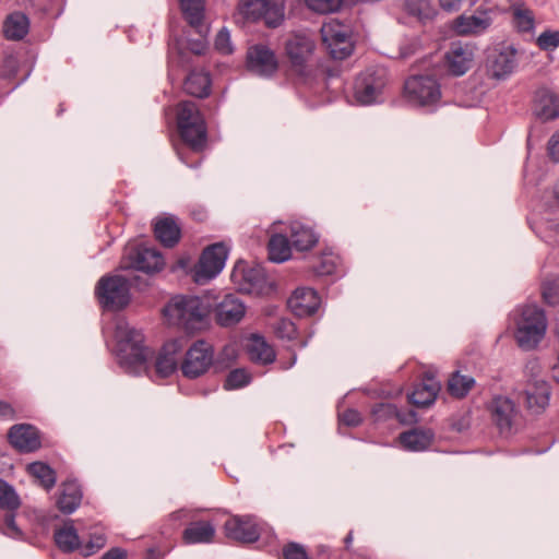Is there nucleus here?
Instances as JSON below:
<instances>
[{"label": "nucleus", "instance_id": "c9c22d12", "mask_svg": "<svg viewBox=\"0 0 559 559\" xmlns=\"http://www.w3.org/2000/svg\"><path fill=\"white\" fill-rule=\"evenodd\" d=\"M525 393V403L527 408L537 407L540 412L549 406L551 397V385L543 379H533L527 383Z\"/></svg>", "mask_w": 559, "mask_h": 559}, {"label": "nucleus", "instance_id": "e433bc0d", "mask_svg": "<svg viewBox=\"0 0 559 559\" xmlns=\"http://www.w3.org/2000/svg\"><path fill=\"white\" fill-rule=\"evenodd\" d=\"M266 249L269 261L281 264L293 258L294 245L286 234L274 233L269 238Z\"/></svg>", "mask_w": 559, "mask_h": 559}, {"label": "nucleus", "instance_id": "f03ea898", "mask_svg": "<svg viewBox=\"0 0 559 559\" xmlns=\"http://www.w3.org/2000/svg\"><path fill=\"white\" fill-rule=\"evenodd\" d=\"M212 309L213 305L205 304L200 296L178 295L164 307L163 314L168 318L171 317L170 311L176 312L175 324L178 332L176 337H182L183 342L189 343L199 334L210 330Z\"/></svg>", "mask_w": 559, "mask_h": 559}, {"label": "nucleus", "instance_id": "412c9836", "mask_svg": "<svg viewBox=\"0 0 559 559\" xmlns=\"http://www.w3.org/2000/svg\"><path fill=\"white\" fill-rule=\"evenodd\" d=\"M322 304L319 292L313 287H296L287 298L286 307L298 319L317 314Z\"/></svg>", "mask_w": 559, "mask_h": 559}, {"label": "nucleus", "instance_id": "0e129e2a", "mask_svg": "<svg viewBox=\"0 0 559 559\" xmlns=\"http://www.w3.org/2000/svg\"><path fill=\"white\" fill-rule=\"evenodd\" d=\"M266 1L267 0H239L237 10L243 21H246L250 16V12H255V5L259 4L261 7Z\"/></svg>", "mask_w": 559, "mask_h": 559}, {"label": "nucleus", "instance_id": "6e6d98bb", "mask_svg": "<svg viewBox=\"0 0 559 559\" xmlns=\"http://www.w3.org/2000/svg\"><path fill=\"white\" fill-rule=\"evenodd\" d=\"M536 45L543 51H554L559 47V31L545 29L536 38Z\"/></svg>", "mask_w": 559, "mask_h": 559}, {"label": "nucleus", "instance_id": "69168bd1", "mask_svg": "<svg viewBox=\"0 0 559 559\" xmlns=\"http://www.w3.org/2000/svg\"><path fill=\"white\" fill-rule=\"evenodd\" d=\"M547 156L554 163H559V129L547 142Z\"/></svg>", "mask_w": 559, "mask_h": 559}, {"label": "nucleus", "instance_id": "dca6fc26", "mask_svg": "<svg viewBox=\"0 0 559 559\" xmlns=\"http://www.w3.org/2000/svg\"><path fill=\"white\" fill-rule=\"evenodd\" d=\"M441 389L442 385L437 379V372L432 370L424 371L406 394V402L411 406L408 409L430 408L437 402Z\"/></svg>", "mask_w": 559, "mask_h": 559}, {"label": "nucleus", "instance_id": "c85d7f7f", "mask_svg": "<svg viewBox=\"0 0 559 559\" xmlns=\"http://www.w3.org/2000/svg\"><path fill=\"white\" fill-rule=\"evenodd\" d=\"M535 115L543 121H554L559 118V97L547 86L537 87L533 94Z\"/></svg>", "mask_w": 559, "mask_h": 559}, {"label": "nucleus", "instance_id": "7ed1b4c3", "mask_svg": "<svg viewBox=\"0 0 559 559\" xmlns=\"http://www.w3.org/2000/svg\"><path fill=\"white\" fill-rule=\"evenodd\" d=\"M176 131L180 143L191 153L201 154L209 145L206 118L194 100L183 99L175 106Z\"/></svg>", "mask_w": 559, "mask_h": 559}, {"label": "nucleus", "instance_id": "a878e982", "mask_svg": "<svg viewBox=\"0 0 559 559\" xmlns=\"http://www.w3.org/2000/svg\"><path fill=\"white\" fill-rule=\"evenodd\" d=\"M242 348L250 361L258 366H269L276 361L277 353L264 334L252 332L243 336Z\"/></svg>", "mask_w": 559, "mask_h": 559}, {"label": "nucleus", "instance_id": "13d9d810", "mask_svg": "<svg viewBox=\"0 0 559 559\" xmlns=\"http://www.w3.org/2000/svg\"><path fill=\"white\" fill-rule=\"evenodd\" d=\"M19 71V59L13 55L4 56L1 63V78L7 80H13L17 76Z\"/></svg>", "mask_w": 559, "mask_h": 559}, {"label": "nucleus", "instance_id": "052dcab7", "mask_svg": "<svg viewBox=\"0 0 559 559\" xmlns=\"http://www.w3.org/2000/svg\"><path fill=\"white\" fill-rule=\"evenodd\" d=\"M179 270H181L186 275H190L192 281L194 282L195 273L193 271V265H191V257L189 255V253H182L181 255H179L177 261L169 266L170 273H176Z\"/></svg>", "mask_w": 559, "mask_h": 559}, {"label": "nucleus", "instance_id": "49530a36", "mask_svg": "<svg viewBox=\"0 0 559 559\" xmlns=\"http://www.w3.org/2000/svg\"><path fill=\"white\" fill-rule=\"evenodd\" d=\"M22 499L15 487L0 477V510L20 509Z\"/></svg>", "mask_w": 559, "mask_h": 559}, {"label": "nucleus", "instance_id": "680f3d73", "mask_svg": "<svg viewBox=\"0 0 559 559\" xmlns=\"http://www.w3.org/2000/svg\"><path fill=\"white\" fill-rule=\"evenodd\" d=\"M207 35L200 36V38H188L187 50L194 56H205L209 50Z\"/></svg>", "mask_w": 559, "mask_h": 559}, {"label": "nucleus", "instance_id": "79ce46f5", "mask_svg": "<svg viewBox=\"0 0 559 559\" xmlns=\"http://www.w3.org/2000/svg\"><path fill=\"white\" fill-rule=\"evenodd\" d=\"M512 22L518 33H533L535 31L536 21L534 12L524 7V3L512 5Z\"/></svg>", "mask_w": 559, "mask_h": 559}, {"label": "nucleus", "instance_id": "20e7f679", "mask_svg": "<svg viewBox=\"0 0 559 559\" xmlns=\"http://www.w3.org/2000/svg\"><path fill=\"white\" fill-rule=\"evenodd\" d=\"M128 276L108 272L100 276L95 284L94 297L102 313L123 312L133 300Z\"/></svg>", "mask_w": 559, "mask_h": 559}, {"label": "nucleus", "instance_id": "8fccbe9b", "mask_svg": "<svg viewBox=\"0 0 559 559\" xmlns=\"http://www.w3.org/2000/svg\"><path fill=\"white\" fill-rule=\"evenodd\" d=\"M305 5L319 14L340 13L347 8V0H304Z\"/></svg>", "mask_w": 559, "mask_h": 559}, {"label": "nucleus", "instance_id": "4be33fe9", "mask_svg": "<svg viewBox=\"0 0 559 559\" xmlns=\"http://www.w3.org/2000/svg\"><path fill=\"white\" fill-rule=\"evenodd\" d=\"M223 530L226 538L241 545L254 544L261 538V530L252 515H231Z\"/></svg>", "mask_w": 559, "mask_h": 559}, {"label": "nucleus", "instance_id": "39448f33", "mask_svg": "<svg viewBox=\"0 0 559 559\" xmlns=\"http://www.w3.org/2000/svg\"><path fill=\"white\" fill-rule=\"evenodd\" d=\"M166 265L164 253L156 247H150L145 241L129 240L122 250L116 272L134 271L154 276Z\"/></svg>", "mask_w": 559, "mask_h": 559}, {"label": "nucleus", "instance_id": "338daca9", "mask_svg": "<svg viewBox=\"0 0 559 559\" xmlns=\"http://www.w3.org/2000/svg\"><path fill=\"white\" fill-rule=\"evenodd\" d=\"M100 544L93 543L91 540L84 542L81 538V548L76 550L83 558H88L100 550Z\"/></svg>", "mask_w": 559, "mask_h": 559}, {"label": "nucleus", "instance_id": "1a4fd4ad", "mask_svg": "<svg viewBox=\"0 0 559 559\" xmlns=\"http://www.w3.org/2000/svg\"><path fill=\"white\" fill-rule=\"evenodd\" d=\"M180 364L181 376L188 380H197L210 370L214 374V345L206 338H192L185 347Z\"/></svg>", "mask_w": 559, "mask_h": 559}, {"label": "nucleus", "instance_id": "37998d69", "mask_svg": "<svg viewBox=\"0 0 559 559\" xmlns=\"http://www.w3.org/2000/svg\"><path fill=\"white\" fill-rule=\"evenodd\" d=\"M253 380L252 373L246 367L230 369L226 374L223 389L225 391H235L248 386Z\"/></svg>", "mask_w": 559, "mask_h": 559}, {"label": "nucleus", "instance_id": "f8f14e48", "mask_svg": "<svg viewBox=\"0 0 559 559\" xmlns=\"http://www.w3.org/2000/svg\"><path fill=\"white\" fill-rule=\"evenodd\" d=\"M402 95L411 106H431L441 98V85L431 74L411 75L404 82Z\"/></svg>", "mask_w": 559, "mask_h": 559}, {"label": "nucleus", "instance_id": "423d86ee", "mask_svg": "<svg viewBox=\"0 0 559 559\" xmlns=\"http://www.w3.org/2000/svg\"><path fill=\"white\" fill-rule=\"evenodd\" d=\"M230 281L238 286V293L255 297H271L276 295L278 289L277 283L269 280L265 269L260 263L249 266L243 259L235 263Z\"/></svg>", "mask_w": 559, "mask_h": 559}, {"label": "nucleus", "instance_id": "9b49d317", "mask_svg": "<svg viewBox=\"0 0 559 559\" xmlns=\"http://www.w3.org/2000/svg\"><path fill=\"white\" fill-rule=\"evenodd\" d=\"M230 253L225 241H216L205 246L193 265L194 283L204 285L216 278L224 270Z\"/></svg>", "mask_w": 559, "mask_h": 559}, {"label": "nucleus", "instance_id": "c756f323", "mask_svg": "<svg viewBox=\"0 0 559 559\" xmlns=\"http://www.w3.org/2000/svg\"><path fill=\"white\" fill-rule=\"evenodd\" d=\"M83 499L82 486L76 478H67L61 483L56 500V507L63 515L73 514Z\"/></svg>", "mask_w": 559, "mask_h": 559}, {"label": "nucleus", "instance_id": "774afa93", "mask_svg": "<svg viewBox=\"0 0 559 559\" xmlns=\"http://www.w3.org/2000/svg\"><path fill=\"white\" fill-rule=\"evenodd\" d=\"M99 559H128V551L119 546L111 547Z\"/></svg>", "mask_w": 559, "mask_h": 559}, {"label": "nucleus", "instance_id": "6ab92c4d", "mask_svg": "<svg viewBox=\"0 0 559 559\" xmlns=\"http://www.w3.org/2000/svg\"><path fill=\"white\" fill-rule=\"evenodd\" d=\"M7 441L19 454L35 453L43 447V432L33 424L20 423L8 429Z\"/></svg>", "mask_w": 559, "mask_h": 559}, {"label": "nucleus", "instance_id": "2eb2a0df", "mask_svg": "<svg viewBox=\"0 0 559 559\" xmlns=\"http://www.w3.org/2000/svg\"><path fill=\"white\" fill-rule=\"evenodd\" d=\"M316 49L314 41L306 34H295L285 43V53L289 60V70L301 83L311 80V70L307 67V56Z\"/></svg>", "mask_w": 559, "mask_h": 559}, {"label": "nucleus", "instance_id": "2f4dec72", "mask_svg": "<svg viewBox=\"0 0 559 559\" xmlns=\"http://www.w3.org/2000/svg\"><path fill=\"white\" fill-rule=\"evenodd\" d=\"M213 79L206 69H191L183 80V92L192 97L204 99L212 93Z\"/></svg>", "mask_w": 559, "mask_h": 559}, {"label": "nucleus", "instance_id": "f3484780", "mask_svg": "<svg viewBox=\"0 0 559 559\" xmlns=\"http://www.w3.org/2000/svg\"><path fill=\"white\" fill-rule=\"evenodd\" d=\"M518 49L513 44L498 43L486 51L485 67L491 79L506 80L518 67Z\"/></svg>", "mask_w": 559, "mask_h": 559}, {"label": "nucleus", "instance_id": "4468645a", "mask_svg": "<svg viewBox=\"0 0 559 559\" xmlns=\"http://www.w3.org/2000/svg\"><path fill=\"white\" fill-rule=\"evenodd\" d=\"M243 66L252 75L272 79L278 72L281 62L273 48L267 44L257 43L247 48Z\"/></svg>", "mask_w": 559, "mask_h": 559}, {"label": "nucleus", "instance_id": "9d476101", "mask_svg": "<svg viewBox=\"0 0 559 559\" xmlns=\"http://www.w3.org/2000/svg\"><path fill=\"white\" fill-rule=\"evenodd\" d=\"M366 420L370 428L378 430L391 427L393 421L400 426L416 425L421 421V416L417 411L399 407L393 402L377 401L370 405Z\"/></svg>", "mask_w": 559, "mask_h": 559}, {"label": "nucleus", "instance_id": "de8ad7c7", "mask_svg": "<svg viewBox=\"0 0 559 559\" xmlns=\"http://www.w3.org/2000/svg\"><path fill=\"white\" fill-rule=\"evenodd\" d=\"M444 421L449 431L463 433L472 426V409L469 407L460 409L451 414Z\"/></svg>", "mask_w": 559, "mask_h": 559}, {"label": "nucleus", "instance_id": "5701e85b", "mask_svg": "<svg viewBox=\"0 0 559 559\" xmlns=\"http://www.w3.org/2000/svg\"><path fill=\"white\" fill-rule=\"evenodd\" d=\"M155 240L165 249H173L182 239V225L175 214L163 213L152 221Z\"/></svg>", "mask_w": 559, "mask_h": 559}, {"label": "nucleus", "instance_id": "c03bdc74", "mask_svg": "<svg viewBox=\"0 0 559 559\" xmlns=\"http://www.w3.org/2000/svg\"><path fill=\"white\" fill-rule=\"evenodd\" d=\"M362 394H365L370 400H379L384 402H391L393 400H396L401 397L404 393V386L403 385H390V384H383L381 386H365L359 389Z\"/></svg>", "mask_w": 559, "mask_h": 559}, {"label": "nucleus", "instance_id": "cd10ccee", "mask_svg": "<svg viewBox=\"0 0 559 559\" xmlns=\"http://www.w3.org/2000/svg\"><path fill=\"white\" fill-rule=\"evenodd\" d=\"M177 3L188 26L200 36L209 35L210 25L205 24L206 0H177Z\"/></svg>", "mask_w": 559, "mask_h": 559}, {"label": "nucleus", "instance_id": "0eeeda50", "mask_svg": "<svg viewBox=\"0 0 559 559\" xmlns=\"http://www.w3.org/2000/svg\"><path fill=\"white\" fill-rule=\"evenodd\" d=\"M547 317L543 308L526 306L515 320L514 340L523 350H533L546 335Z\"/></svg>", "mask_w": 559, "mask_h": 559}, {"label": "nucleus", "instance_id": "bb28decb", "mask_svg": "<svg viewBox=\"0 0 559 559\" xmlns=\"http://www.w3.org/2000/svg\"><path fill=\"white\" fill-rule=\"evenodd\" d=\"M492 424L499 432L510 433L513 427V419L518 415L519 409L515 402L507 396L498 394L493 396L487 406Z\"/></svg>", "mask_w": 559, "mask_h": 559}, {"label": "nucleus", "instance_id": "ddd939ff", "mask_svg": "<svg viewBox=\"0 0 559 559\" xmlns=\"http://www.w3.org/2000/svg\"><path fill=\"white\" fill-rule=\"evenodd\" d=\"M188 343L183 342L182 337H173L163 343L157 354L155 355L153 365L151 366L152 381L169 379L177 371L181 372L180 360L176 358Z\"/></svg>", "mask_w": 559, "mask_h": 559}, {"label": "nucleus", "instance_id": "473e14b6", "mask_svg": "<svg viewBox=\"0 0 559 559\" xmlns=\"http://www.w3.org/2000/svg\"><path fill=\"white\" fill-rule=\"evenodd\" d=\"M491 24L492 19L490 16L466 15L463 13L451 22L450 28L456 36H472L483 34Z\"/></svg>", "mask_w": 559, "mask_h": 559}, {"label": "nucleus", "instance_id": "864d4df0", "mask_svg": "<svg viewBox=\"0 0 559 559\" xmlns=\"http://www.w3.org/2000/svg\"><path fill=\"white\" fill-rule=\"evenodd\" d=\"M366 420V417L354 407H347L343 413H338L337 415V429L340 430L342 426L347 428H357L361 426Z\"/></svg>", "mask_w": 559, "mask_h": 559}, {"label": "nucleus", "instance_id": "4d7b16f0", "mask_svg": "<svg viewBox=\"0 0 559 559\" xmlns=\"http://www.w3.org/2000/svg\"><path fill=\"white\" fill-rule=\"evenodd\" d=\"M214 49L222 55H231L235 50L230 32L226 26H223L216 34L214 39Z\"/></svg>", "mask_w": 559, "mask_h": 559}, {"label": "nucleus", "instance_id": "393cba45", "mask_svg": "<svg viewBox=\"0 0 559 559\" xmlns=\"http://www.w3.org/2000/svg\"><path fill=\"white\" fill-rule=\"evenodd\" d=\"M408 427V429L401 431L395 439L399 448L412 453L429 450L436 439L435 430L429 427L418 426V424L409 425Z\"/></svg>", "mask_w": 559, "mask_h": 559}, {"label": "nucleus", "instance_id": "09e8293b", "mask_svg": "<svg viewBox=\"0 0 559 559\" xmlns=\"http://www.w3.org/2000/svg\"><path fill=\"white\" fill-rule=\"evenodd\" d=\"M4 516H3V526L0 527V533L5 535L9 538L25 542L26 540V534L23 532V530L17 525L16 523V515L19 509L13 510H3Z\"/></svg>", "mask_w": 559, "mask_h": 559}, {"label": "nucleus", "instance_id": "4c0bfd02", "mask_svg": "<svg viewBox=\"0 0 559 559\" xmlns=\"http://www.w3.org/2000/svg\"><path fill=\"white\" fill-rule=\"evenodd\" d=\"M31 28L28 15L22 11H14L7 15L3 22V36L8 40H23Z\"/></svg>", "mask_w": 559, "mask_h": 559}, {"label": "nucleus", "instance_id": "f704fd0d", "mask_svg": "<svg viewBox=\"0 0 559 559\" xmlns=\"http://www.w3.org/2000/svg\"><path fill=\"white\" fill-rule=\"evenodd\" d=\"M216 534L215 525L210 520L190 522L182 531L181 539L185 545L210 544Z\"/></svg>", "mask_w": 559, "mask_h": 559}, {"label": "nucleus", "instance_id": "58836bf2", "mask_svg": "<svg viewBox=\"0 0 559 559\" xmlns=\"http://www.w3.org/2000/svg\"><path fill=\"white\" fill-rule=\"evenodd\" d=\"M292 241L294 249L299 252L310 251L319 242V234L312 227L299 221H294L290 226Z\"/></svg>", "mask_w": 559, "mask_h": 559}, {"label": "nucleus", "instance_id": "72a5a7b5", "mask_svg": "<svg viewBox=\"0 0 559 559\" xmlns=\"http://www.w3.org/2000/svg\"><path fill=\"white\" fill-rule=\"evenodd\" d=\"M285 20L284 4L267 0L255 12H250L246 23H259L263 21L267 28L274 29L283 24Z\"/></svg>", "mask_w": 559, "mask_h": 559}, {"label": "nucleus", "instance_id": "6e6552de", "mask_svg": "<svg viewBox=\"0 0 559 559\" xmlns=\"http://www.w3.org/2000/svg\"><path fill=\"white\" fill-rule=\"evenodd\" d=\"M389 82V71L383 66H370L354 80L355 105L371 106L382 103L383 91Z\"/></svg>", "mask_w": 559, "mask_h": 559}, {"label": "nucleus", "instance_id": "b1692460", "mask_svg": "<svg viewBox=\"0 0 559 559\" xmlns=\"http://www.w3.org/2000/svg\"><path fill=\"white\" fill-rule=\"evenodd\" d=\"M212 305L215 322L221 328H231L238 324L247 310L246 304L233 293L225 294L221 301Z\"/></svg>", "mask_w": 559, "mask_h": 559}, {"label": "nucleus", "instance_id": "a19ab883", "mask_svg": "<svg viewBox=\"0 0 559 559\" xmlns=\"http://www.w3.org/2000/svg\"><path fill=\"white\" fill-rule=\"evenodd\" d=\"M475 385L476 380L474 377L462 374L460 370H454L450 373L447 380L445 390L451 397L463 400L469 394Z\"/></svg>", "mask_w": 559, "mask_h": 559}, {"label": "nucleus", "instance_id": "5fc2aeb1", "mask_svg": "<svg viewBox=\"0 0 559 559\" xmlns=\"http://www.w3.org/2000/svg\"><path fill=\"white\" fill-rule=\"evenodd\" d=\"M542 300L549 307L559 305V283L556 280L543 282L540 287Z\"/></svg>", "mask_w": 559, "mask_h": 559}, {"label": "nucleus", "instance_id": "f257e3e1", "mask_svg": "<svg viewBox=\"0 0 559 559\" xmlns=\"http://www.w3.org/2000/svg\"><path fill=\"white\" fill-rule=\"evenodd\" d=\"M114 338V354L118 365L128 374L140 376L144 372L151 377L150 360L154 356V350L145 345L144 335L135 328L129 326L127 320H122L115 326Z\"/></svg>", "mask_w": 559, "mask_h": 559}, {"label": "nucleus", "instance_id": "bf43d9fd", "mask_svg": "<svg viewBox=\"0 0 559 559\" xmlns=\"http://www.w3.org/2000/svg\"><path fill=\"white\" fill-rule=\"evenodd\" d=\"M336 260L330 258H320L319 262L311 266L314 276H331L336 272Z\"/></svg>", "mask_w": 559, "mask_h": 559}, {"label": "nucleus", "instance_id": "603ef678", "mask_svg": "<svg viewBox=\"0 0 559 559\" xmlns=\"http://www.w3.org/2000/svg\"><path fill=\"white\" fill-rule=\"evenodd\" d=\"M274 334L280 340L296 341L299 336L298 326L288 318H281L274 325Z\"/></svg>", "mask_w": 559, "mask_h": 559}, {"label": "nucleus", "instance_id": "aec40b11", "mask_svg": "<svg viewBox=\"0 0 559 559\" xmlns=\"http://www.w3.org/2000/svg\"><path fill=\"white\" fill-rule=\"evenodd\" d=\"M320 34L322 44L326 47L333 59L345 60L350 57L354 51V46L350 43V33L343 29L342 23L323 24Z\"/></svg>", "mask_w": 559, "mask_h": 559}, {"label": "nucleus", "instance_id": "3c124183", "mask_svg": "<svg viewBox=\"0 0 559 559\" xmlns=\"http://www.w3.org/2000/svg\"><path fill=\"white\" fill-rule=\"evenodd\" d=\"M278 559H313L308 548L298 542L289 540L282 547Z\"/></svg>", "mask_w": 559, "mask_h": 559}, {"label": "nucleus", "instance_id": "ea45409f", "mask_svg": "<svg viewBox=\"0 0 559 559\" xmlns=\"http://www.w3.org/2000/svg\"><path fill=\"white\" fill-rule=\"evenodd\" d=\"M25 471L47 491L57 484V471L46 461H33L26 465Z\"/></svg>", "mask_w": 559, "mask_h": 559}, {"label": "nucleus", "instance_id": "a18cd8bd", "mask_svg": "<svg viewBox=\"0 0 559 559\" xmlns=\"http://www.w3.org/2000/svg\"><path fill=\"white\" fill-rule=\"evenodd\" d=\"M238 357V350L229 344L224 345L217 354L214 352V374H221L229 370L236 364Z\"/></svg>", "mask_w": 559, "mask_h": 559}, {"label": "nucleus", "instance_id": "a211bd4d", "mask_svg": "<svg viewBox=\"0 0 559 559\" xmlns=\"http://www.w3.org/2000/svg\"><path fill=\"white\" fill-rule=\"evenodd\" d=\"M476 49L477 47L474 43L452 40L442 58L447 73L452 78L465 75L473 67Z\"/></svg>", "mask_w": 559, "mask_h": 559}, {"label": "nucleus", "instance_id": "e2e57ef3", "mask_svg": "<svg viewBox=\"0 0 559 559\" xmlns=\"http://www.w3.org/2000/svg\"><path fill=\"white\" fill-rule=\"evenodd\" d=\"M152 276L142 277L141 275L134 274L132 276H128V281L130 285V292L132 289L139 293H145L153 286Z\"/></svg>", "mask_w": 559, "mask_h": 559}, {"label": "nucleus", "instance_id": "7c9ffc66", "mask_svg": "<svg viewBox=\"0 0 559 559\" xmlns=\"http://www.w3.org/2000/svg\"><path fill=\"white\" fill-rule=\"evenodd\" d=\"M81 538L74 521L70 518L64 519L62 524L53 530V544L64 555L76 552L81 548Z\"/></svg>", "mask_w": 559, "mask_h": 559}]
</instances>
